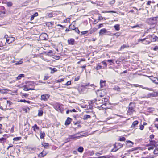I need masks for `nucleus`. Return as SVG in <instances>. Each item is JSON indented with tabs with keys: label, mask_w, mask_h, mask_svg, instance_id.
Returning <instances> with one entry per match:
<instances>
[{
	"label": "nucleus",
	"mask_w": 158,
	"mask_h": 158,
	"mask_svg": "<svg viewBox=\"0 0 158 158\" xmlns=\"http://www.w3.org/2000/svg\"><path fill=\"white\" fill-rule=\"evenodd\" d=\"M103 26V24H100L98 26V28H99Z\"/></svg>",
	"instance_id": "63"
},
{
	"label": "nucleus",
	"mask_w": 158,
	"mask_h": 158,
	"mask_svg": "<svg viewBox=\"0 0 158 158\" xmlns=\"http://www.w3.org/2000/svg\"><path fill=\"white\" fill-rule=\"evenodd\" d=\"M156 142L155 140H153L151 141H150V143L149 144H148L147 145V146H149L150 145H153L154 146H155V145L156 144Z\"/></svg>",
	"instance_id": "17"
},
{
	"label": "nucleus",
	"mask_w": 158,
	"mask_h": 158,
	"mask_svg": "<svg viewBox=\"0 0 158 158\" xmlns=\"http://www.w3.org/2000/svg\"><path fill=\"white\" fill-rule=\"evenodd\" d=\"M74 30H75V31L77 33L79 34L80 33L79 30L77 28H75L74 29Z\"/></svg>",
	"instance_id": "46"
},
{
	"label": "nucleus",
	"mask_w": 158,
	"mask_h": 158,
	"mask_svg": "<svg viewBox=\"0 0 158 158\" xmlns=\"http://www.w3.org/2000/svg\"><path fill=\"white\" fill-rule=\"evenodd\" d=\"M100 63L98 64L97 65L96 68V69L97 70H99L101 69H104V67H102L101 65H100Z\"/></svg>",
	"instance_id": "19"
},
{
	"label": "nucleus",
	"mask_w": 158,
	"mask_h": 158,
	"mask_svg": "<svg viewBox=\"0 0 158 158\" xmlns=\"http://www.w3.org/2000/svg\"><path fill=\"white\" fill-rule=\"evenodd\" d=\"M88 32V31H83L81 32V34L83 35L85 34Z\"/></svg>",
	"instance_id": "52"
},
{
	"label": "nucleus",
	"mask_w": 158,
	"mask_h": 158,
	"mask_svg": "<svg viewBox=\"0 0 158 158\" xmlns=\"http://www.w3.org/2000/svg\"><path fill=\"white\" fill-rule=\"evenodd\" d=\"M126 144L127 146L129 147H132L134 144V143L132 141L130 140H127L126 141Z\"/></svg>",
	"instance_id": "10"
},
{
	"label": "nucleus",
	"mask_w": 158,
	"mask_h": 158,
	"mask_svg": "<svg viewBox=\"0 0 158 158\" xmlns=\"http://www.w3.org/2000/svg\"><path fill=\"white\" fill-rule=\"evenodd\" d=\"M133 85L135 87H140L142 88L143 89H146L145 88L143 87V86L141 85H138V84H134V85Z\"/></svg>",
	"instance_id": "35"
},
{
	"label": "nucleus",
	"mask_w": 158,
	"mask_h": 158,
	"mask_svg": "<svg viewBox=\"0 0 158 158\" xmlns=\"http://www.w3.org/2000/svg\"><path fill=\"white\" fill-rule=\"evenodd\" d=\"M81 136H76L75 135H71L69 136V138L70 139H77L78 138H80Z\"/></svg>",
	"instance_id": "23"
},
{
	"label": "nucleus",
	"mask_w": 158,
	"mask_h": 158,
	"mask_svg": "<svg viewBox=\"0 0 158 158\" xmlns=\"http://www.w3.org/2000/svg\"><path fill=\"white\" fill-rule=\"evenodd\" d=\"M139 27V26L138 25H136L133 26H131V27L132 28H134L138 27Z\"/></svg>",
	"instance_id": "56"
},
{
	"label": "nucleus",
	"mask_w": 158,
	"mask_h": 158,
	"mask_svg": "<svg viewBox=\"0 0 158 158\" xmlns=\"http://www.w3.org/2000/svg\"><path fill=\"white\" fill-rule=\"evenodd\" d=\"M25 76L24 74H19L17 77V80H20L21 79V78L22 77H24Z\"/></svg>",
	"instance_id": "25"
},
{
	"label": "nucleus",
	"mask_w": 158,
	"mask_h": 158,
	"mask_svg": "<svg viewBox=\"0 0 158 158\" xmlns=\"http://www.w3.org/2000/svg\"><path fill=\"white\" fill-rule=\"evenodd\" d=\"M64 78L60 79H58L56 81L57 82H62L64 81Z\"/></svg>",
	"instance_id": "44"
},
{
	"label": "nucleus",
	"mask_w": 158,
	"mask_h": 158,
	"mask_svg": "<svg viewBox=\"0 0 158 158\" xmlns=\"http://www.w3.org/2000/svg\"><path fill=\"white\" fill-rule=\"evenodd\" d=\"M49 78V77L48 76H44V80H48Z\"/></svg>",
	"instance_id": "51"
},
{
	"label": "nucleus",
	"mask_w": 158,
	"mask_h": 158,
	"mask_svg": "<svg viewBox=\"0 0 158 158\" xmlns=\"http://www.w3.org/2000/svg\"><path fill=\"white\" fill-rule=\"evenodd\" d=\"M152 35H148L146 38L147 39H152Z\"/></svg>",
	"instance_id": "47"
},
{
	"label": "nucleus",
	"mask_w": 158,
	"mask_h": 158,
	"mask_svg": "<svg viewBox=\"0 0 158 158\" xmlns=\"http://www.w3.org/2000/svg\"><path fill=\"white\" fill-rule=\"evenodd\" d=\"M91 117L90 115H84L83 117V119L84 120H87L88 118H90Z\"/></svg>",
	"instance_id": "24"
},
{
	"label": "nucleus",
	"mask_w": 158,
	"mask_h": 158,
	"mask_svg": "<svg viewBox=\"0 0 158 158\" xmlns=\"http://www.w3.org/2000/svg\"><path fill=\"white\" fill-rule=\"evenodd\" d=\"M115 0H112V1H110V4H111V5H112V4H113L114 3H115Z\"/></svg>",
	"instance_id": "50"
},
{
	"label": "nucleus",
	"mask_w": 158,
	"mask_h": 158,
	"mask_svg": "<svg viewBox=\"0 0 158 158\" xmlns=\"http://www.w3.org/2000/svg\"><path fill=\"white\" fill-rule=\"evenodd\" d=\"M42 145L44 147H48V143H44L42 144Z\"/></svg>",
	"instance_id": "40"
},
{
	"label": "nucleus",
	"mask_w": 158,
	"mask_h": 158,
	"mask_svg": "<svg viewBox=\"0 0 158 158\" xmlns=\"http://www.w3.org/2000/svg\"><path fill=\"white\" fill-rule=\"evenodd\" d=\"M105 12V13H116V12L114 11H108L105 12Z\"/></svg>",
	"instance_id": "60"
},
{
	"label": "nucleus",
	"mask_w": 158,
	"mask_h": 158,
	"mask_svg": "<svg viewBox=\"0 0 158 158\" xmlns=\"http://www.w3.org/2000/svg\"><path fill=\"white\" fill-rule=\"evenodd\" d=\"M20 102H27V103H30V101H26L25 100H20Z\"/></svg>",
	"instance_id": "37"
},
{
	"label": "nucleus",
	"mask_w": 158,
	"mask_h": 158,
	"mask_svg": "<svg viewBox=\"0 0 158 158\" xmlns=\"http://www.w3.org/2000/svg\"><path fill=\"white\" fill-rule=\"evenodd\" d=\"M108 97H104L103 98L101 99H100L98 101H97L96 99H95L94 100H93L91 101L92 103H94L95 102H96V104H98V103L101 104H103L101 106H103V105H106V102H107L108 100Z\"/></svg>",
	"instance_id": "1"
},
{
	"label": "nucleus",
	"mask_w": 158,
	"mask_h": 158,
	"mask_svg": "<svg viewBox=\"0 0 158 158\" xmlns=\"http://www.w3.org/2000/svg\"><path fill=\"white\" fill-rule=\"evenodd\" d=\"M106 81H103L101 80L100 81V87L101 88H103L106 85Z\"/></svg>",
	"instance_id": "15"
},
{
	"label": "nucleus",
	"mask_w": 158,
	"mask_h": 158,
	"mask_svg": "<svg viewBox=\"0 0 158 158\" xmlns=\"http://www.w3.org/2000/svg\"><path fill=\"white\" fill-rule=\"evenodd\" d=\"M6 140V139L4 138H0V143H3L5 142Z\"/></svg>",
	"instance_id": "32"
},
{
	"label": "nucleus",
	"mask_w": 158,
	"mask_h": 158,
	"mask_svg": "<svg viewBox=\"0 0 158 158\" xmlns=\"http://www.w3.org/2000/svg\"><path fill=\"white\" fill-rule=\"evenodd\" d=\"M129 47V46L127 45H126L125 44H123L121 47L120 50H121L122 49H123L126 48H128Z\"/></svg>",
	"instance_id": "27"
},
{
	"label": "nucleus",
	"mask_w": 158,
	"mask_h": 158,
	"mask_svg": "<svg viewBox=\"0 0 158 158\" xmlns=\"http://www.w3.org/2000/svg\"><path fill=\"white\" fill-rule=\"evenodd\" d=\"M56 110L58 111L61 112L62 110L61 105L59 104H57L55 106Z\"/></svg>",
	"instance_id": "8"
},
{
	"label": "nucleus",
	"mask_w": 158,
	"mask_h": 158,
	"mask_svg": "<svg viewBox=\"0 0 158 158\" xmlns=\"http://www.w3.org/2000/svg\"><path fill=\"white\" fill-rule=\"evenodd\" d=\"M47 37L48 35L45 33H42L40 36V37L43 40H46Z\"/></svg>",
	"instance_id": "9"
},
{
	"label": "nucleus",
	"mask_w": 158,
	"mask_h": 158,
	"mask_svg": "<svg viewBox=\"0 0 158 158\" xmlns=\"http://www.w3.org/2000/svg\"><path fill=\"white\" fill-rule=\"evenodd\" d=\"M101 63L104 66V68L105 67H107V64L106 63V62H105V61L102 62Z\"/></svg>",
	"instance_id": "41"
},
{
	"label": "nucleus",
	"mask_w": 158,
	"mask_h": 158,
	"mask_svg": "<svg viewBox=\"0 0 158 158\" xmlns=\"http://www.w3.org/2000/svg\"><path fill=\"white\" fill-rule=\"evenodd\" d=\"M47 154V153L44 151H43L41 153L38 155V157H43L45 156Z\"/></svg>",
	"instance_id": "12"
},
{
	"label": "nucleus",
	"mask_w": 158,
	"mask_h": 158,
	"mask_svg": "<svg viewBox=\"0 0 158 158\" xmlns=\"http://www.w3.org/2000/svg\"><path fill=\"white\" fill-rule=\"evenodd\" d=\"M114 89L115 90H117V91H120V88L118 86L115 87L114 88Z\"/></svg>",
	"instance_id": "38"
},
{
	"label": "nucleus",
	"mask_w": 158,
	"mask_h": 158,
	"mask_svg": "<svg viewBox=\"0 0 158 158\" xmlns=\"http://www.w3.org/2000/svg\"><path fill=\"white\" fill-rule=\"evenodd\" d=\"M71 84V81H68L65 84L66 85H70Z\"/></svg>",
	"instance_id": "48"
},
{
	"label": "nucleus",
	"mask_w": 158,
	"mask_h": 158,
	"mask_svg": "<svg viewBox=\"0 0 158 158\" xmlns=\"http://www.w3.org/2000/svg\"><path fill=\"white\" fill-rule=\"evenodd\" d=\"M121 33L119 32L116 33L114 34V35L117 38L119 36L121 35Z\"/></svg>",
	"instance_id": "34"
},
{
	"label": "nucleus",
	"mask_w": 158,
	"mask_h": 158,
	"mask_svg": "<svg viewBox=\"0 0 158 158\" xmlns=\"http://www.w3.org/2000/svg\"><path fill=\"white\" fill-rule=\"evenodd\" d=\"M107 32V30L105 28H103L101 29L99 32L100 35H102Z\"/></svg>",
	"instance_id": "11"
},
{
	"label": "nucleus",
	"mask_w": 158,
	"mask_h": 158,
	"mask_svg": "<svg viewBox=\"0 0 158 158\" xmlns=\"http://www.w3.org/2000/svg\"><path fill=\"white\" fill-rule=\"evenodd\" d=\"M38 15V14L37 12L35 13L33 15L31 16L30 20L32 21L34 19V17L37 16Z\"/></svg>",
	"instance_id": "20"
},
{
	"label": "nucleus",
	"mask_w": 158,
	"mask_h": 158,
	"mask_svg": "<svg viewBox=\"0 0 158 158\" xmlns=\"http://www.w3.org/2000/svg\"><path fill=\"white\" fill-rule=\"evenodd\" d=\"M146 39V38H144V39H139L138 40V41L139 42L140 41H141L143 42V41H144Z\"/></svg>",
	"instance_id": "54"
},
{
	"label": "nucleus",
	"mask_w": 158,
	"mask_h": 158,
	"mask_svg": "<svg viewBox=\"0 0 158 158\" xmlns=\"http://www.w3.org/2000/svg\"><path fill=\"white\" fill-rule=\"evenodd\" d=\"M134 104L132 102H131L129 105L128 110L127 111V114L128 115H131L133 114L134 110Z\"/></svg>",
	"instance_id": "2"
},
{
	"label": "nucleus",
	"mask_w": 158,
	"mask_h": 158,
	"mask_svg": "<svg viewBox=\"0 0 158 158\" xmlns=\"http://www.w3.org/2000/svg\"><path fill=\"white\" fill-rule=\"evenodd\" d=\"M144 128V126L143 125H140V126L139 129L141 130H143Z\"/></svg>",
	"instance_id": "49"
},
{
	"label": "nucleus",
	"mask_w": 158,
	"mask_h": 158,
	"mask_svg": "<svg viewBox=\"0 0 158 158\" xmlns=\"http://www.w3.org/2000/svg\"><path fill=\"white\" fill-rule=\"evenodd\" d=\"M50 95L48 94L42 95L41 97V100L42 101H47L49 98Z\"/></svg>",
	"instance_id": "6"
},
{
	"label": "nucleus",
	"mask_w": 158,
	"mask_h": 158,
	"mask_svg": "<svg viewBox=\"0 0 158 158\" xmlns=\"http://www.w3.org/2000/svg\"><path fill=\"white\" fill-rule=\"evenodd\" d=\"M32 128L33 129L34 131L35 132L36 131V130H39V127L37 126L36 124H35L34 126H33Z\"/></svg>",
	"instance_id": "21"
},
{
	"label": "nucleus",
	"mask_w": 158,
	"mask_h": 158,
	"mask_svg": "<svg viewBox=\"0 0 158 158\" xmlns=\"http://www.w3.org/2000/svg\"><path fill=\"white\" fill-rule=\"evenodd\" d=\"M72 119L69 117H68L65 122V125H69Z\"/></svg>",
	"instance_id": "16"
},
{
	"label": "nucleus",
	"mask_w": 158,
	"mask_h": 158,
	"mask_svg": "<svg viewBox=\"0 0 158 158\" xmlns=\"http://www.w3.org/2000/svg\"><path fill=\"white\" fill-rule=\"evenodd\" d=\"M89 86V84L82 85L81 86H79L77 88V90L79 92L81 93L82 92L84 91L85 88L88 87V86Z\"/></svg>",
	"instance_id": "5"
},
{
	"label": "nucleus",
	"mask_w": 158,
	"mask_h": 158,
	"mask_svg": "<svg viewBox=\"0 0 158 158\" xmlns=\"http://www.w3.org/2000/svg\"><path fill=\"white\" fill-rule=\"evenodd\" d=\"M27 85H25L23 86V90L25 91H28L30 90H34L35 89L33 88H30L27 87Z\"/></svg>",
	"instance_id": "13"
},
{
	"label": "nucleus",
	"mask_w": 158,
	"mask_h": 158,
	"mask_svg": "<svg viewBox=\"0 0 158 158\" xmlns=\"http://www.w3.org/2000/svg\"><path fill=\"white\" fill-rule=\"evenodd\" d=\"M119 26L120 25L119 24H117L115 25L114 27L116 30L117 31H118L120 29Z\"/></svg>",
	"instance_id": "29"
},
{
	"label": "nucleus",
	"mask_w": 158,
	"mask_h": 158,
	"mask_svg": "<svg viewBox=\"0 0 158 158\" xmlns=\"http://www.w3.org/2000/svg\"><path fill=\"white\" fill-rule=\"evenodd\" d=\"M97 93L100 97L102 98L104 97V96H106L107 93V92L106 90L102 89L98 90Z\"/></svg>",
	"instance_id": "4"
},
{
	"label": "nucleus",
	"mask_w": 158,
	"mask_h": 158,
	"mask_svg": "<svg viewBox=\"0 0 158 158\" xmlns=\"http://www.w3.org/2000/svg\"><path fill=\"white\" fill-rule=\"evenodd\" d=\"M158 39V37L156 36H155L154 37H152V39H150V40H146L144 44H148L152 41H156Z\"/></svg>",
	"instance_id": "7"
},
{
	"label": "nucleus",
	"mask_w": 158,
	"mask_h": 158,
	"mask_svg": "<svg viewBox=\"0 0 158 158\" xmlns=\"http://www.w3.org/2000/svg\"><path fill=\"white\" fill-rule=\"evenodd\" d=\"M154 135H153L152 134L150 135L149 138H150L151 139H153L154 138Z\"/></svg>",
	"instance_id": "53"
},
{
	"label": "nucleus",
	"mask_w": 158,
	"mask_h": 158,
	"mask_svg": "<svg viewBox=\"0 0 158 158\" xmlns=\"http://www.w3.org/2000/svg\"><path fill=\"white\" fill-rule=\"evenodd\" d=\"M158 49V46H155L153 48V50L155 51Z\"/></svg>",
	"instance_id": "58"
},
{
	"label": "nucleus",
	"mask_w": 158,
	"mask_h": 158,
	"mask_svg": "<svg viewBox=\"0 0 158 158\" xmlns=\"http://www.w3.org/2000/svg\"><path fill=\"white\" fill-rule=\"evenodd\" d=\"M84 150V148L82 147H80L78 148L77 149L78 152L80 153H82Z\"/></svg>",
	"instance_id": "26"
},
{
	"label": "nucleus",
	"mask_w": 158,
	"mask_h": 158,
	"mask_svg": "<svg viewBox=\"0 0 158 158\" xmlns=\"http://www.w3.org/2000/svg\"><path fill=\"white\" fill-rule=\"evenodd\" d=\"M86 67V65H84L83 66L81 67V68H84V69L85 70L86 69L85 68Z\"/></svg>",
	"instance_id": "64"
},
{
	"label": "nucleus",
	"mask_w": 158,
	"mask_h": 158,
	"mask_svg": "<svg viewBox=\"0 0 158 158\" xmlns=\"http://www.w3.org/2000/svg\"><path fill=\"white\" fill-rule=\"evenodd\" d=\"M12 4L10 2H8L7 3V5L8 6H12Z\"/></svg>",
	"instance_id": "43"
},
{
	"label": "nucleus",
	"mask_w": 158,
	"mask_h": 158,
	"mask_svg": "<svg viewBox=\"0 0 158 158\" xmlns=\"http://www.w3.org/2000/svg\"><path fill=\"white\" fill-rule=\"evenodd\" d=\"M48 16L50 18L52 17L53 15H52V13H49L48 15Z\"/></svg>",
	"instance_id": "55"
},
{
	"label": "nucleus",
	"mask_w": 158,
	"mask_h": 158,
	"mask_svg": "<svg viewBox=\"0 0 158 158\" xmlns=\"http://www.w3.org/2000/svg\"><path fill=\"white\" fill-rule=\"evenodd\" d=\"M80 78V77L79 76H77L76 77L75 79V80L76 81H78Z\"/></svg>",
	"instance_id": "57"
},
{
	"label": "nucleus",
	"mask_w": 158,
	"mask_h": 158,
	"mask_svg": "<svg viewBox=\"0 0 158 158\" xmlns=\"http://www.w3.org/2000/svg\"><path fill=\"white\" fill-rule=\"evenodd\" d=\"M34 84V82L31 81H28L27 83V86H30Z\"/></svg>",
	"instance_id": "28"
},
{
	"label": "nucleus",
	"mask_w": 158,
	"mask_h": 158,
	"mask_svg": "<svg viewBox=\"0 0 158 158\" xmlns=\"http://www.w3.org/2000/svg\"><path fill=\"white\" fill-rule=\"evenodd\" d=\"M57 71V69L55 68H53V69L51 72V73L52 74L53 73L55 72H56Z\"/></svg>",
	"instance_id": "36"
},
{
	"label": "nucleus",
	"mask_w": 158,
	"mask_h": 158,
	"mask_svg": "<svg viewBox=\"0 0 158 158\" xmlns=\"http://www.w3.org/2000/svg\"><path fill=\"white\" fill-rule=\"evenodd\" d=\"M69 29H71L72 30H74L75 28L74 25H70L69 26Z\"/></svg>",
	"instance_id": "39"
},
{
	"label": "nucleus",
	"mask_w": 158,
	"mask_h": 158,
	"mask_svg": "<svg viewBox=\"0 0 158 158\" xmlns=\"http://www.w3.org/2000/svg\"><path fill=\"white\" fill-rule=\"evenodd\" d=\"M151 3V2L150 1H148L147 3V5H150Z\"/></svg>",
	"instance_id": "62"
},
{
	"label": "nucleus",
	"mask_w": 158,
	"mask_h": 158,
	"mask_svg": "<svg viewBox=\"0 0 158 158\" xmlns=\"http://www.w3.org/2000/svg\"><path fill=\"white\" fill-rule=\"evenodd\" d=\"M43 114V111L42 110H39L38 115L39 116H42Z\"/></svg>",
	"instance_id": "31"
},
{
	"label": "nucleus",
	"mask_w": 158,
	"mask_h": 158,
	"mask_svg": "<svg viewBox=\"0 0 158 158\" xmlns=\"http://www.w3.org/2000/svg\"><path fill=\"white\" fill-rule=\"evenodd\" d=\"M45 135V134L44 132L40 131V139H44Z\"/></svg>",
	"instance_id": "18"
},
{
	"label": "nucleus",
	"mask_w": 158,
	"mask_h": 158,
	"mask_svg": "<svg viewBox=\"0 0 158 158\" xmlns=\"http://www.w3.org/2000/svg\"><path fill=\"white\" fill-rule=\"evenodd\" d=\"M68 42L69 44L73 45L74 44L75 40L71 38L68 40Z\"/></svg>",
	"instance_id": "14"
},
{
	"label": "nucleus",
	"mask_w": 158,
	"mask_h": 158,
	"mask_svg": "<svg viewBox=\"0 0 158 158\" xmlns=\"http://www.w3.org/2000/svg\"><path fill=\"white\" fill-rule=\"evenodd\" d=\"M123 146V145L120 143H115L114 145V148L112 149L111 151L112 152H116L118 149L122 147Z\"/></svg>",
	"instance_id": "3"
},
{
	"label": "nucleus",
	"mask_w": 158,
	"mask_h": 158,
	"mask_svg": "<svg viewBox=\"0 0 158 158\" xmlns=\"http://www.w3.org/2000/svg\"><path fill=\"white\" fill-rule=\"evenodd\" d=\"M139 123V122L138 121H134L132 125L131 126V127H134L136 125H137Z\"/></svg>",
	"instance_id": "22"
},
{
	"label": "nucleus",
	"mask_w": 158,
	"mask_h": 158,
	"mask_svg": "<svg viewBox=\"0 0 158 158\" xmlns=\"http://www.w3.org/2000/svg\"><path fill=\"white\" fill-rule=\"evenodd\" d=\"M151 146L150 147H148V150H153L154 149V146L152 145H150Z\"/></svg>",
	"instance_id": "33"
},
{
	"label": "nucleus",
	"mask_w": 158,
	"mask_h": 158,
	"mask_svg": "<svg viewBox=\"0 0 158 158\" xmlns=\"http://www.w3.org/2000/svg\"><path fill=\"white\" fill-rule=\"evenodd\" d=\"M107 156H101L100 157H98L97 158H107V157H106Z\"/></svg>",
	"instance_id": "61"
},
{
	"label": "nucleus",
	"mask_w": 158,
	"mask_h": 158,
	"mask_svg": "<svg viewBox=\"0 0 158 158\" xmlns=\"http://www.w3.org/2000/svg\"><path fill=\"white\" fill-rule=\"evenodd\" d=\"M102 154V153L97 152L95 153V155L96 156H99L101 155Z\"/></svg>",
	"instance_id": "59"
},
{
	"label": "nucleus",
	"mask_w": 158,
	"mask_h": 158,
	"mask_svg": "<svg viewBox=\"0 0 158 158\" xmlns=\"http://www.w3.org/2000/svg\"><path fill=\"white\" fill-rule=\"evenodd\" d=\"M125 140V138L123 137H122L120 138L119 140L120 141H124Z\"/></svg>",
	"instance_id": "45"
},
{
	"label": "nucleus",
	"mask_w": 158,
	"mask_h": 158,
	"mask_svg": "<svg viewBox=\"0 0 158 158\" xmlns=\"http://www.w3.org/2000/svg\"><path fill=\"white\" fill-rule=\"evenodd\" d=\"M21 139V137H15L13 138V140L15 141H17L20 140Z\"/></svg>",
	"instance_id": "30"
},
{
	"label": "nucleus",
	"mask_w": 158,
	"mask_h": 158,
	"mask_svg": "<svg viewBox=\"0 0 158 158\" xmlns=\"http://www.w3.org/2000/svg\"><path fill=\"white\" fill-rule=\"evenodd\" d=\"M153 153L154 154H157L158 153V148L155 149Z\"/></svg>",
	"instance_id": "42"
}]
</instances>
